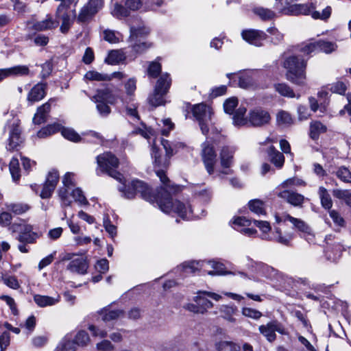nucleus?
Returning <instances> with one entry per match:
<instances>
[{
	"instance_id": "obj_1",
	"label": "nucleus",
	"mask_w": 351,
	"mask_h": 351,
	"mask_svg": "<svg viewBox=\"0 0 351 351\" xmlns=\"http://www.w3.org/2000/svg\"><path fill=\"white\" fill-rule=\"evenodd\" d=\"M122 185L119 186V190L123 193L127 199H132L136 193H140L145 200L149 202H156L160 210L165 213L171 212L176 213L182 219H190L193 216V212L189 203H183L178 200H173L170 193H176L179 189L178 186L167 185L161 188V191L157 197L153 195L149 186L143 181L133 180L131 184L126 186L124 179Z\"/></svg>"
},
{
	"instance_id": "obj_2",
	"label": "nucleus",
	"mask_w": 351,
	"mask_h": 351,
	"mask_svg": "<svg viewBox=\"0 0 351 351\" xmlns=\"http://www.w3.org/2000/svg\"><path fill=\"white\" fill-rule=\"evenodd\" d=\"M122 185L119 186V190L123 193L127 199H132L136 193H140L145 200L149 202H156L160 210L165 213L171 212L176 213L182 219H190L193 216V212L189 203H183L178 200H173L170 193H176L179 189L178 186L167 185L161 188V191L157 197L153 195L149 186L143 181L133 180L131 184L126 186L124 179Z\"/></svg>"
},
{
	"instance_id": "obj_3",
	"label": "nucleus",
	"mask_w": 351,
	"mask_h": 351,
	"mask_svg": "<svg viewBox=\"0 0 351 351\" xmlns=\"http://www.w3.org/2000/svg\"><path fill=\"white\" fill-rule=\"evenodd\" d=\"M161 144L163 146L166 156L162 157L159 154V149L155 145L152 147V156L154 160L155 172L157 176L160 178V182L166 186L169 185L170 182L169 178L165 174L164 171L169 165V159L174 155L178 149L183 146L182 143L178 142H170L165 139L161 140Z\"/></svg>"
},
{
	"instance_id": "obj_4",
	"label": "nucleus",
	"mask_w": 351,
	"mask_h": 351,
	"mask_svg": "<svg viewBox=\"0 0 351 351\" xmlns=\"http://www.w3.org/2000/svg\"><path fill=\"white\" fill-rule=\"evenodd\" d=\"M282 66L287 70L286 77L299 86L305 85L306 60L295 55L285 54Z\"/></svg>"
},
{
	"instance_id": "obj_5",
	"label": "nucleus",
	"mask_w": 351,
	"mask_h": 351,
	"mask_svg": "<svg viewBox=\"0 0 351 351\" xmlns=\"http://www.w3.org/2000/svg\"><path fill=\"white\" fill-rule=\"evenodd\" d=\"M97 168L96 173L100 176L101 173H106L109 176L122 182L123 176L119 172L117 171L119 167V159L111 152H104L99 154L96 158Z\"/></svg>"
},
{
	"instance_id": "obj_6",
	"label": "nucleus",
	"mask_w": 351,
	"mask_h": 351,
	"mask_svg": "<svg viewBox=\"0 0 351 351\" xmlns=\"http://www.w3.org/2000/svg\"><path fill=\"white\" fill-rule=\"evenodd\" d=\"M207 297L213 299L215 301H219L221 296L217 293L210 291H199L197 295L194 297L193 301L195 303L187 304L184 308L190 312L194 313L204 314L207 312L208 309L213 307V304L210 301Z\"/></svg>"
},
{
	"instance_id": "obj_7",
	"label": "nucleus",
	"mask_w": 351,
	"mask_h": 351,
	"mask_svg": "<svg viewBox=\"0 0 351 351\" xmlns=\"http://www.w3.org/2000/svg\"><path fill=\"white\" fill-rule=\"evenodd\" d=\"M171 84V79L168 73L160 75L157 80L154 90L149 98V103L154 107L164 105L165 100L164 96L168 92Z\"/></svg>"
},
{
	"instance_id": "obj_8",
	"label": "nucleus",
	"mask_w": 351,
	"mask_h": 351,
	"mask_svg": "<svg viewBox=\"0 0 351 351\" xmlns=\"http://www.w3.org/2000/svg\"><path fill=\"white\" fill-rule=\"evenodd\" d=\"M5 129L8 132L7 149L9 151L18 149L25 141L20 121L17 119H12L8 123Z\"/></svg>"
},
{
	"instance_id": "obj_9",
	"label": "nucleus",
	"mask_w": 351,
	"mask_h": 351,
	"mask_svg": "<svg viewBox=\"0 0 351 351\" xmlns=\"http://www.w3.org/2000/svg\"><path fill=\"white\" fill-rule=\"evenodd\" d=\"M193 117L198 121L200 130L203 134L208 133L212 125V108L203 103L195 105L192 108Z\"/></svg>"
},
{
	"instance_id": "obj_10",
	"label": "nucleus",
	"mask_w": 351,
	"mask_h": 351,
	"mask_svg": "<svg viewBox=\"0 0 351 351\" xmlns=\"http://www.w3.org/2000/svg\"><path fill=\"white\" fill-rule=\"evenodd\" d=\"M10 230L13 232L19 233L17 239L21 243H33L39 237L38 233L33 230V227L29 224L25 223L23 221L12 224Z\"/></svg>"
},
{
	"instance_id": "obj_11",
	"label": "nucleus",
	"mask_w": 351,
	"mask_h": 351,
	"mask_svg": "<svg viewBox=\"0 0 351 351\" xmlns=\"http://www.w3.org/2000/svg\"><path fill=\"white\" fill-rule=\"evenodd\" d=\"M258 330L267 341L270 343L274 342L276 339V332L284 335H288L283 324L276 319L271 320L266 324L259 326Z\"/></svg>"
},
{
	"instance_id": "obj_12",
	"label": "nucleus",
	"mask_w": 351,
	"mask_h": 351,
	"mask_svg": "<svg viewBox=\"0 0 351 351\" xmlns=\"http://www.w3.org/2000/svg\"><path fill=\"white\" fill-rule=\"evenodd\" d=\"M63 186L58 191V197L61 202L62 207L71 206L72 200L69 197L70 191L75 188L74 182V174L67 172L62 178Z\"/></svg>"
},
{
	"instance_id": "obj_13",
	"label": "nucleus",
	"mask_w": 351,
	"mask_h": 351,
	"mask_svg": "<svg viewBox=\"0 0 351 351\" xmlns=\"http://www.w3.org/2000/svg\"><path fill=\"white\" fill-rule=\"evenodd\" d=\"M202 156L208 173L211 175L214 172V166L217 162V154L213 147L208 143H204Z\"/></svg>"
},
{
	"instance_id": "obj_14",
	"label": "nucleus",
	"mask_w": 351,
	"mask_h": 351,
	"mask_svg": "<svg viewBox=\"0 0 351 351\" xmlns=\"http://www.w3.org/2000/svg\"><path fill=\"white\" fill-rule=\"evenodd\" d=\"M248 119L252 125L254 127H262L269 123L271 116L267 110L256 108L250 111Z\"/></svg>"
},
{
	"instance_id": "obj_15",
	"label": "nucleus",
	"mask_w": 351,
	"mask_h": 351,
	"mask_svg": "<svg viewBox=\"0 0 351 351\" xmlns=\"http://www.w3.org/2000/svg\"><path fill=\"white\" fill-rule=\"evenodd\" d=\"M293 239V234L290 232H282L280 228H276L271 235L265 234L263 239L271 241L283 245L290 246Z\"/></svg>"
},
{
	"instance_id": "obj_16",
	"label": "nucleus",
	"mask_w": 351,
	"mask_h": 351,
	"mask_svg": "<svg viewBox=\"0 0 351 351\" xmlns=\"http://www.w3.org/2000/svg\"><path fill=\"white\" fill-rule=\"evenodd\" d=\"M241 36L246 42L256 47L262 46L267 38L265 32L255 29L243 30Z\"/></svg>"
},
{
	"instance_id": "obj_17",
	"label": "nucleus",
	"mask_w": 351,
	"mask_h": 351,
	"mask_svg": "<svg viewBox=\"0 0 351 351\" xmlns=\"http://www.w3.org/2000/svg\"><path fill=\"white\" fill-rule=\"evenodd\" d=\"M60 176L58 171L56 169H51L45 176V198L52 195L59 182Z\"/></svg>"
},
{
	"instance_id": "obj_18",
	"label": "nucleus",
	"mask_w": 351,
	"mask_h": 351,
	"mask_svg": "<svg viewBox=\"0 0 351 351\" xmlns=\"http://www.w3.org/2000/svg\"><path fill=\"white\" fill-rule=\"evenodd\" d=\"M278 196L293 206L301 207L306 199L304 195L293 191L284 189L278 193Z\"/></svg>"
},
{
	"instance_id": "obj_19",
	"label": "nucleus",
	"mask_w": 351,
	"mask_h": 351,
	"mask_svg": "<svg viewBox=\"0 0 351 351\" xmlns=\"http://www.w3.org/2000/svg\"><path fill=\"white\" fill-rule=\"evenodd\" d=\"M119 99H121L119 94L113 93L109 88H104L98 90L93 99L94 101H106L110 104H115Z\"/></svg>"
},
{
	"instance_id": "obj_20",
	"label": "nucleus",
	"mask_w": 351,
	"mask_h": 351,
	"mask_svg": "<svg viewBox=\"0 0 351 351\" xmlns=\"http://www.w3.org/2000/svg\"><path fill=\"white\" fill-rule=\"evenodd\" d=\"M275 219L276 221L278 223L287 221L291 222L293 227L300 232L308 231V226L304 221L300 219L295 218L289 214H283L282 216L276 215Z\"/></svg>"
},
{
	"instance_id": "obj_21",
	"label": "nucleus",
	"mask_w": 351,
	"mask_h": 351,
	"mask_svg": "<svg viewBox=\"0 0 351 351\" xmlns=\"http://www.w3.org/2000/svg\"><path fill=\"white\" fill-rule=\"evenodd\" d=\"M149 33V28L146 27L143 23H141L137 25H130V35L129 41L135 40H143Z\"/></svg>"
},
{
	"instance_id": "obj_22",
	"label": "nucleus",
	"mask_w": 351,
	"mask_h": 351,
	"mask_svg": "<svg viewBox=\"0 0 351 351\" xmlns=\"http://www.w3.org/2000/svg\"><path fill=\"white\" fill-rule=\"evenodd\" d=\"M44 98V84L38 83L34 86L27 95V101L30 105L41 101Z\"/></svg>"
},
{
	"instance_id": "obj_23",
	"label": "nucleus",
	"mask_w": 351,
	"mask_h": 351,
	"mask_svg": "<svg viewBox=\"0 0 351 351\" xmlns=\"http://www.w3.org/2000/svg\"><path fill=\"white\" fill-rule=\"evenodd\" d=\"M327 126L317 120H313L309 125V135L313 140L318 139L319 136L326 132Z\"/></svg>"
},
{
	"instance_id": "obj_24",
	"label": "nucleus",
	"mask_w": 351,
	"mask_h": 351,
	"mask_svg": "<svg viewBox=\"0 0 351 351\" xmlns=\"http://www.w3.org/2000/svg\"><path fill=\"white\" fill-rule=\"evenodd\" d=\"M98 313L101 316L102 321L105 322L115 320L123 315L122 310H111L109 306H106L98 311Z\"/></svg>"
},
{
	"instance_id": "obj_25",
	"label": "nucleus",
	"mask_w": 351,
	"mask_h": 351,
	"mask_svg": "<svg viewBox=\"0 0 351 351\" xmlns=\"http://www.w3.org/2000/svg\"><path fill=\"white\" fill-rule=\"evenodd\" d=\"M87 268V263L82 258H78L71 261L67 266V269L70 271L80 274H85Z\"/></svg>"
},
{
	"instance_id": "obj_26",
	"label": "nucleus",
	"mask_w": 351,
	"mask_h": 351,
	"mask_svg": "<svg viewBox=\"0 0 351 351\" xmlns=\"http://www.w3.org/2000/svg\"><path fill=\"white\" fill-rule=\"evenodd\" d=\"M234 149L232 147L224 146L220 152L221 165L224 168H229L232 162Z\"/></svg>"
},
{
	"instance_id": "obj_27",
	"label": "nucleus",
	"mask_w": 351,
	"mask_h": 351,
	"mask_svg": "<svg viewBox=\"0 0 351 351\" xmlns=\"http://www.w3.org/2000/svg\"><path fill=\"white\" fill-rule=\"evenodd\" d=\"M126 58L123 49L111 50L105 59V62L109 64L114 65L124 61Z\"/></svg>"
},
{
	"instance_id": "obj_28",
	"label": "nucleus",
	"mask_w": 351,
	"mask_h": 351,
	"mask_svg": "<svg viewBox=\"0 0 351 351\" xmlns=\"http://www.w3.org/2000/svg\"><path fill=\"white\" fill-rule=\"evenodd\" d=\"M267 152L271 162L277 168H282L285 162V157L283 154L276 149L274 146H270Z\"/></svg>"
},
{
	"instance_id": "obj_29",
	"label": "nucleus",
	"mask_w": 351,
	"mask_h": 351,
	"mask_svg": "<svg viewBox=\"0 0 351 351\" xmlns=\"http://www.w3.org/2000/svg\"><path fill=\"white\" fill-rule=\"evenodd\" d=\"M274 89L276 92H278L281 96L289 97V98H294L296 97L299 99L300 97V95H295L293 90L287 84L285 83H278L274 84Z\"/></svg>"
},
{
	"instance_id": "obj_30",
	"label": "nucleus",
	"mask_w": 351,
	"mask_h": 351,
	"mask_svg": "<svg viewBox=\"0 0 351 351\" xmlns=\"http://www.w3.org/2000/svg\"><path fill=\"white\" fill-rule=\"evenodd\" d=\"M238 84L242 88H253L256 86V82L252 73H244L239 76Z\"/></svg>"
},
{
	"instance_id": "obj_31",
	"label": "nucleus",
	"mask_w": 351,
	"mask_h": 351,
	"mask_svg": "<svg viewBox=\"0 0 351 351\" xmlns=\"http://www.w3.org/2000/svg\"><path fill=\"white\" fill-rule=\"evenodd\" d=\"M215 346L217 351H241V346L231 341H219Z\"/></svg>"
},
{
	"instance_id": "obj_32",
	"label": "nucleus",
	"mask_w": 351,
	"mask_h": 351,
	"mask_svg": "<svg viewBox=\"0 0 351 351\" xmlns=\"http://www.w3.org/2000/svg\"><path fill=\"white\" fill-rule=\"evenodd\" d=\"M298 50L304 55L306 56L317 53L318 49L317 47L316 40L312 39L302 43L299 45Z\"/></svg>"
},
{
	"instance_id": "obj_33",
	"label": "nucleus",
	"mask_w": 351,
	"mask_h": 351,
	"mask_svg": "<svg viewBox=\"0 0 351 351\" xmlns=\"http://www.w3.org/2000/svg\"><path fill=\"white\" fill-rule=\"evenodd\" d=\"M245 113L246 108L245 107L240 106L236 110L232 117L233 124L235 126H243L247 123V120L245 117Z\"/></svg>"
},
{
	"instance_id": "obj_34",
	"label": "nucleus",
	"mask_w": 351,
	"mask_h": 351,
	"mask_svg": "<svg viewBox=\"0 0 351 351\" xmlns=\"http://www.w3.org/2000/svg\"><path fill=\"white\" fill-rule=\"evenodd\" d=\"M72 12V14L64 13L61 17L62 24L60 25V30L62 34H66L73 23L75 18V11H73Z\"/></svg>"
},
{
	"instance_id": "obj_35",
	"label": "nucleus",
	"mask_w": 351,
	"mask_h": 351,
	"mask_svg": "<svg viewBox=\"0 0 351 351\" xmlns=\"http://www.w3.org/2000/svg\"><path fill=\"white\" fill-rule=\"evenodd\" d=\"M69 197L70 199L71 197H72L74 202H75L76 203L81 206L88 204V202L86 199L83 191L80 188L75 187L71 189L69 193Z\"/></svg>"
},
{
	"instance_id": "obj_36",
	"label": "nucleus",
	"mask_w": 351,
	"mask_h": 351,
	"mask_svg": "<svg viewBox=\"0 0 351 351\" xmlns=\"http://www.w3.org/2000/svg\"><path fill=\"white\" fill-rule=\"evenodd\" d=\"M6 208L9 212H12L14 215H22L29 210L30 206L25 203L17 202L7 204Z\"/></svg>"
},
{
	"instance_id": "obj_37",
	"label": "nucleus",
	"mask_w": 351,
	"mask_h": 351,
	"mask_svg": "<svg viewBox=\"0 0 351 351\" xmlns=\"http://www.w3.org/2000/svg\"><path fill=\"white\" fill-rule=\"evenodd\" d=\"M343 250V246L340 243H337L326 250V256L328 260L336 261L340 258Z\"/></svg>"
},
{
	"instance_id": "obj_38",
	"label": "nucleus",
	"mask_w": 351,
	"mask_h": 351,
	"mask_svg": "<svg viewBox=\"0 0 351 351\" xmlns=\"http://www.w3.org/2000/svg\"><path fill=\"white\" fill-rule=\"evenodd\" d=\"M250 210L257 215H265V204L263 201L255 199L248 203Z\"/></svg>"
},
{
	"instance_id": "obj_39",
	"label": "nucleus",
	"mask_w": 351,
	"mask_h": 351,
	"mask_svg": "<svg viewBox=\"0 0 351 351\" xmlns=\"http://www.w3.org/2000/svg\"><path fill=\"white\" fill-rule=\"evenodd\" d=\"M206 261H191L183 263L181 266L185 272L195 273L204 267Z\"/></svg>"
},
{
	"instance_id": "obj_40",
	"label": "nucleus",
	"mask_w": 351,
	"mask_h": 351,
	"mask_svg": "<svg viewBox=\"0 0 351 351\" xmlns=\"http://www.w3.org/2000/svg\"><path fill=\"white\" fill-rule=\"evenodd\" d=\"M318 52L322 51L326 53H330L335 51L337 46L336 43L324 40H316Z\"/></svg>"
},
{
	"instance_id": "obj_41",
	"label": "nucleus",
	"mask_w": 351,
	"mask_h": 351,
	"mask_svg": "<svg viewBox=\"0 0 351 351\" xmlns=\"http://www.w3.org/2000/svg\"><path fill=\"white\" fill-rule=\"evenodd\" d=\"M322 206L326 209H330L332 206V201L326 189L323 186L319 188L318 191Z\"/></svg>"
},
{
	"instance_id": "obj_42",
	"label": "nucleus",
	"mask_w": 351,
	"mask_h": 351,
	"mask_svg": "<svg viewBox=\"0 0 351 351\" xmlns=\"http://www.w3.org/2000/svg\"><path fill=\"white\" fill-rule=\"evenodd\" d=\"M60 132L62 136L69 141L74 143L81 141L80 136L73 128L62 127Z\"/></svg>"
},
{
	"instance_id": "obj_43",
	"label": "nucleus",
	"mask_w": 351,
	"mask_h": 351,
	"mask_svg": "<svg viewBox=\"0 0 351 351\" xmlns=\"http://www.w3.org/2000/svg\"><path fill=\"white\" fill-rule=\"evenodd\" d=\"M206 264H208L210 265V267L213 268V270L208 271L207 274L210 276H221V275H226L227 274V272L225 271L224 265L222 263L214 261H210L208 262H206Z\"/></svg>"
},
{
	"instance_id": "obj_44",
	"label": "nucleus",
	"mask_w": 351,
	"mask_h": 351,
	"mask_svg": "<svg viewBox=\"0 0 351 351\" xmlns=\"http://www.w3.org/2000/svg\"><path fill=\"white\" fill-rule=\"evenodd\" d=\"M10 171L14 182L19 180L21 178V170L19 162L17 158H13L9 165Z\"/></svg>"
},
{
	"instance_id": "obj_45",
	"label": "nucleus",
	"mask_w": 351,
	"mask_h": 351,
	"mask_svg": "<svg viewBox=\"0 0 351 351\" xmlns=\"http://www.w3.org/2000/svg\"><path fill=\"white\" fill-rule=\"evenodd\" d=\"M103 34L104 40L110 43H118L123 37L119 32L111 29H105Z\"/></svg>"
},
{
	"instance_id": "obj_46",
	"label": "nucleus",
	"mask_w": 351,
	"mask_h": 351,
	"mask_svg": "<svg viewBox=\"0 0 351 351\" xmlns=\"http://www.w3.org/2000/svg\"><path fill=\"white\" fill-rule=\"evenodd\" d=\"M74 341L77 346L84 347L86 346L90 341V337L85 330H80L74 338Z\"/></svg>"
},
{
	"instance_id": "obj_47",
	"label": "nucleus",
	"mask_w": 351,
	"mask_h": 351,
	"mask_svg": "<svg viewBox=\"0 0 351 351\" xmlns=\"http://www.w3.org/2000/svg\"><path fill=\"white\" fill-rule=\"evenodd\" d=\"M76 343L66 336L57 347V351H75Z\"/></svg>"
},
{
	"instance_id": "obj_48",
	"label": "nucleus",
	"mask_w": 351,
	"mask_h": 351,
	"mask_svg": "<svg viewBox=\"0 0 351 351\" xmlns=\"http://www.w3.org/2000/svg\"><path fill=\"white\" fill-rule=\"evenodd\" d=\"M312 9L311 5H304V4H298L294 5L291 7L290 11L293 14H304V15H310L311 11Z\"/></svg>"
},
{
	"instance_id": "obj_49",
	"label": "nucleus",
	"mask_w": 351,
	"mask_h": 351,
	"mask_svg": "<svg viewBox=\"0 0 351 351\" xmlns=\"http://www.w3.org/2000/svg\"><path fill=\"white\" fill-rule=\"evenodd\" d=\"M130 43L132 49L136 53H141L145 51L147 49L149 48L151 45L143 41V40H135L129 41Z\"/></svg>"
},
{
	"instance_id": "obj_50",
	"label": "nucleus",
	"mask_w": 351,
	"mask_h": 351,
	"mask_svg": "<svg viewBox=\"0 0 351 351\" xmlns=\"http://www.w3.org/2000/svg\"><path fill=\"white\" fill-rule=\"evenodd\" d=\"M9 75L24 76L29 74V69L25 65H18L8 68Z\"/></svg>"
},
{
	"instance_id": "obj_51",
	"label": "nucleus",
	"mask_w": 351,
	"mask_h": 351,
	"mask_svg": "<svg viewBox=\"0 0 351 351\" xmlns=\"http://www.w3.org/2000/svg\"><path fill=\"white\" fill-rule=\"evenodd\" d=\"M84 77L88 80H95V81H107L110 80V77L106 75L100 73L95 71H88Z\"/></svg>"
},
{
	"instance_id": "obj_52",
	"label": "nucleus",
	"mask_w": 351,
	"mask_h": 351,
	"mask_svg": "<svg viewBox=\"0 0 351 351\" xmlns=\"http://www.w3.org/2000/svg\"><path fill=\"white\" fill-rule=\"evenodd\" d=\"M335 175L342 182L351 183V171L347 167H339L337 170Z\"/></svg>"
},
{
	"instance_id": "obj_53",
	"label": "nucleus",
	"mask_w": 351,
	"mask_h": 351,
	"mask_svg": "<svg viewBox=\"0 0 351 351\" xmlns=\"http://www.w3.org/2000/svg\"><path fill=\"white\" fill-rule=\"evenodd\" d=\"M111 14L117 19H121L122 17L128 16L129 11L120 3H116L114 4V8L111 10Z\"/></svg>"
},
{
	"instance_id": "obj_54",
	"label": "nucleus",
	"mask_w": 351,
	"mask_h": 351,
	"mask_svg": "<svg viewBox=\"0 0 351 351\" xmlns=\"http://www.w3.org/2000/svg\"><path fill=\"white\" fill-rule=\"evenodd\" d=\"M257 269L267 278L274 277L277 273V271L275 269L263 263H259L257 264Z\"/></svg>"
},
{
	"instance_id": "obj_55",
	"label": "nucleus",
	"mask_w": 351,
	"mask_h": 351,
	"mask_svg": "<svg viewBox=\"0 0 351 351\" xmlns=\"http://www.w3.org/2000/svg\"><path fill=\"white\" fill-rule=\"evenodd\" d=\"M314 8L312 7L311 14V16L315 19L326 20L331 14V8L330 6L324 8L322 12L313 10Z\"/></svg>"
},
{
	"instance_id": "obj_56",
	"label": "nucleus",
	"mask_w": 351,
	"mask_h": 351,
	"mask_svg": "<svg viewBox=\"0 0 351 351\" xmlns=\"http://www.w3.org/2000/svg\"><path fill=\"white\" fill-rule=\"evenodd\" d=\"M277 122L279 125H291L293 123V119L291 114L284 110L280 111L276 117Z\"/></svg>"
},
{
	"instance_id": "obj_57",
	"label": "nucleus",
	"mask_w": 351,
	"mask_h": 351,
	"mask_svg": "<svg viewBox=\"0 0 351 351\" xmlns=\"http://www.w3.org/2000/svg\"><path fill=\"white\" fill-rule=\"evenodd\" d=\"M161 65L158 62H152L147 69V74L150 77L156 78L161 72Z\"/></svg>"
},
{
	"instance_id": "obj_58",
	"label": "nucleus",
	"mask_w": 351,
	"mask_h": 351,
	"mask_svg": "<svg viewBox=\"0 0 351 351\" xmlns=\"http://www.w3.org/2000/svg\"><path fill=\"white\" fill-rule=\"evenodd\" d=\"M238 105V99L236 97H231L226 99L223 104V108L226 113L232 114L235 108Z\"/></svg>"
},
{
	"instance_id": "obj_59",
	"label": "nucleus",
	"mask_w": 351,
	"mask_h": 351,
	"mask_svg": "<svg viewBox=\"0 0 351 351\" xmlns=\"http://www.w3.org/2000/svg\"><path fill=\"white\" fill-rule=\"evenodd\" d=\"M95 348L97 351H114L115 346L108 339H103L96 343Z\"/></svg>"
},
{
	"instance_id": "obj_60",
	"label": "nucleus",
	"mask_w": 351,
	"mask_h": 351,
	"mask_svg": "<svg viewBox=\"0 0 351 351\" xmlns=\"http://www.w3.org/2000/svg\"><path fill=\"white\" fill-rule=\"evenodd\" d=\"M254 12L263 20H269L275 16V13L273 11L263 8H256Z\"/></svg>"
},
{
	"instance_id": "obj_61",
	"label": "nucleus",
	"mask_w": 351,
	"mask_h": 351,
	"mask_svg": "<svg viewBox=\"0 0 351 351\" xmlns=\"http://www.w3.org/2000/svg\"><path fill=\"white\" fill-rule=\"evenodd\" d=\"M195 195L203 202H208L212 197V192L208 189L196 190Z\"/></svg>"
},
{
	"instance_id": "obj_62",
	"label": "nucleus",
	"mask_w": 351,
	"mask_h": 351,
	"mask_svg": "<svg viewBox=\"0 0 351 351\" xmlns=\"http://www.w3.org/2000/svg\"><path fill=\"white\" fill-rule=\"evenodd\" d=\"M88 329L91 332L92 336L94 337L104 339L108 335V332L106 330L101 329L93 324H90Z\"/></svg>"
},
{
	"instance_id": "obj_63",
	"label": "nucleus",
	"mask_w": 351,
	"mask_h": 351,
	"mask_svg": "<svg viewBox=\"0 0 351 351\" xmlns=\"http://www.w3.org/2000/svg\"><path fill=\"white\" fill-rule=\"evenodd\" d=\"M306 183L302 180L298 178H291L285 180L281 184L280 187L286 189L293 186H305Z\"/></svg>"
},
{
	"instance_id": "obj_64",
	"label": "nucleus",
	"mask_w": 351,
	"mask_h": 351,
	"mask_svg": "<svg viewBox=\"0 0 351 351\" xmlns=\"http://www.w3.org/2000/svg\"><path fill=\"white\" fill-rule=\"evenodd\" d=\"M267 32L273 36L271 41L275 45H278L283 40L284 34L280 32L276 27H269L267 29Z\"/></svg>"
}]
</instances>
